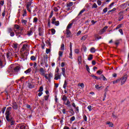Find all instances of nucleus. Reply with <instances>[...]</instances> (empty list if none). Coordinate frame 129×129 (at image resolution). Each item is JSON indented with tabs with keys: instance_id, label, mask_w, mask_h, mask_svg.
Segmentation results:
<instances>
[{
	"instance_id": "1",
	"label": "nucleus",
	"mask_w": 129,
	"mask_h": 129,
	"mask_svg": "<svg viewBox=\"0 0 129 129\" xmlns=\"http://www.w3.org/2000/svg\"><path fill=\"white\" fill-rule=\"evenodd\" d=\"M12 110V107H9L8 108H7V110H6V119L7 120H8V121H9L10 124V125H14V124H15V121L13 120L12 119L10 118V111H11Z\"/></svg>"
},
{
	"instance_id": "2",
	"label": "nucleus",
	"mask_w": 129,
	"mask_h": 129,
	"mask_svg": "<svg viewBox=\"0 0 129 129\" xmlns=\"http://www.w3.org/2000/svg\"><path fill=\"white\" fill-rule=\"evenodd\" d=\"M119 79L120 80V82H121V85H123L126 82V80H127V75H125Z\"/></svg>"
},
{
	"instance_id": "3",
	"label": "nucleus",
	"mask_w": 129,
	"mask_h": 129,
	"mask_svg": "<svg viewBox=\"0 0 129 129\" xmlns=\"http://www.w3.org/2000/svg\"><path fill=\"white\" fill-rule=\"evenodd\" d=\"M30 49V46L28 44H24L21 48V51L24 52V51H29Z\"/></svg>"
},
{
	"instance_id": "4",
	"label": "nucleus",
	"mask_w": 129,
	"mask_h": 129,
	"mask_svg": "<svg viewBox=\"0 0 129 129\" xmlns=\"http://www.w3.org/2000/svg\"><path fill=\"white\" fill-rule=\"evenodd\" d=\"M44 77L47 79V80L50 81V80H51V78L53 77V74H52V73H50L48 74H45V75H44Z\"/></svg>"
},
{
	"instance_id": "5",
	"label": "nucleus",
	"mask_w": 129,
	"mask_h": 129,
	"mask_svg": "<svg viewBox=\"0 0 129 129\" xmlns=\"http://www.w3.org/2000/svg\"><path fill=\"white\" fill-rule=\"evenodd\" d=\"M39 73L40 75H42V76H45V75H46V74H45V73H46V71L43 68H41L40 69H39Z\"/></svg>"
},
{
	"instance_id": "6",
	"label": "nucleus",
	"mask_w": 129,
	"mask_h": 129,
	"mask_svg": "<svg viewBox=\"0 0 129 129\" xmlns=\"http://www.w3.org/2000/svg\"><path fill=\"white\" fill-rule=\"evenodd\" d=\"M31 5H32V1H30L29 2H28L27 3V6H26L27 10V11H28V12L29 13H31V10L30 9V8H31Z\"/></svg>"
},
{
	"instance_id": "7",
	"label": "nucleus",
	"mask_w": 129,
	"mask_h": 129,
	"mask_svg": "<svg viewBox=\"0 0 129 129\" xmlns=\"http://www.w3.org/2000/svg\"><path fill=\"white\" fill-rule=\"evenodd\" d=\"M16 129H26V126L19 124L16 126Z\"/></svg>"
},
{
	"instance_id": "8",
	"label": "nucleus",
	"mask_w": 129,
	"mask_h": 129,
	"mask_svg": "<svg viewBox=\"0 0 129 129\" xmlns=\"http://www.w3.org/2000/svg\"><path fill=\"white\" fill-rule=\"evenodd\" d=\"M61 75L59 74H56L54 76V79L55 80H58V79H61Z\"/></svg>"
},
{
	"instance_id": "9",
	"label": "nucleus",
	"mask_w": 129,
	"mask_h": 129,
	"mask_svg": "<svg viewBox=\"0 0 129 129\" xmlns=\"http://www.w3.org/2000/svg\"><path fill=\"white\" fill-rule=\"evenodd\" d=\"M12 107L13 109H18V104H17L16 102H14L12 103Z\"/></svg>"
},
{
	"instance_id": "10",
	"label": "nucleus",
	"mask_w": 129,
	"mask_h": 129,
	"mask_svg": "<svg viewBox=\"0 0 129 129\" xmlns=\"http://www.w3.org/2000/svg\"><path fill=\"white\" fill-rule=\"evenodd\" d=\"M20 67L17 66L14 69L13 72H14L15 73H17V72H19L20 71Z\"/></svg>"
},
{
	"instance_id": "11",
	"label": "nucleus",
	"mask_w": 129,
	"mask_h": 129,
	"mask_svg": "<svg viewBox=\"0 0 129 129\" xmlns=\"http://www.w3.org/2000/svg\"><path fill=\"white\" fill-rule=\"evenodd\" d=\"M67 38H69L71 37V32L69 29H67Z\"/></svg>"
},
{
	"instance_id": "12",
	"label": "nucleus",
	"mask_w": 129,
	"mask_h": 129,
	"mask_svg": "<svg viewBox=\"0 0 129 129\" xmlns=\"http://www.w3.org/2000/svg\"><path fill=\"white\" fill-rule=\"evenodd\" d=\"M63 56V52L61 51L58 52V60H60L61 58Z\"/></svg>"
},
{
	"instance_id": "13",
	"label": "nucleus",
	"mask_w": 129,
	"mask_h": 129,
	"mask_svg": "<svg viewBox=\"0 0 129 129\" xmlns=\"http://www.w3.org/2000/svg\"><path fill=\"white\" fill-rule=\"evenodd\" d=\"M78 61L79 62V65H80L82 63V57L81 56H78Z\"/></svg>"
},
{
	"instance_id": "14",
	"label": "nucleus",
	"mask_w": 129,
	"mask_h": 129,
	"mask_svg": "<svg viewBox=\"0 0 129 129\" xmlns=\"http://www.w3.org/2000/svg\"><path fill=\"white\" fill-rule=\"evenodd\" d=\"M29 88L32 89L35 87V85L33 83H28Z\"/></svg>"
},
{
	"instance_id": "15",
	"label": "nucleus",
	"mask_w": 129,
	"mask_h": 129,
	"mask_svg": "<svg viewBox=\"0 0 129 129\" xmlns=\"http://www.w3.org/2000/svg\"><path fill=\"white\" fill-rule=\"evenodd\" d=\"M108 28V27L107 26H105L104 28H103L101 30V34H103V33H104L105 32V31H106V30H107V28Z\"/></svg>"
},
{
	"instance_id": "16",
	"label": "nucleus",
	"mask_w": 129,
	"mask_h": 129,
	"mask_svg": "<svg viewBox=\"0 0 129 129\" xmlns=\"http://www.w3.org/2000/svg\"><path fill=\"white\" fill-rule=\"evenodd\" d=\"M61 99L63 101V103H65V102L67 100V97H66L65 95H63Z\"/></svg>"
},
{
	"instance_id": "17",
	"label": "nucleus",
	"mask_w": 129,
	"mask_h": 129,
	"mask_svg": "<svg viewBox=\"0 0 129 129\" xmlns=\"http://www.w3.org/2000/svg\"><path fill=\"white\" fill-rule=\"evenodd\" d=\"M66 72V70H65V68H62L61 69V74H62L63 76L65 77V72Z\"/></svg>"
},
{
	"instance_id": "18",
	"label": "nucleus",
	"mask_w": 129,
	"mask_h": 129,
	"mask_svg": "<svg viewBox=\"0 0 129 129\" xmlns=\"http://www.w3.org/2000/svg\"><path fill=\"white\" fill-rule=\"evenodd\" d=\"M64 103V104H65V105H67V106H70L71 102H70V101H69V100H67V103H66L64 102V103Z\"/></svg>"
},
{
	"instance_id": "19",
	"label": "nucleus",
	"mask_w": 129,
	"mask_h": 129,
	"mask_svg": "<svg viewBox=\"0 0 129 129\" xmlns=\"http://www.w3.org/2000/svg\"><path fill=\"white\" fill-rule=\"evenodd\" d=\"M73 24L72 23H70L67 27V30H69V29H71V28L72 27V26H73Z\"/></svg>"
},
{
	"instance_id": "20",
	"label": "nucleus",
	"mask_w": 129,
	"mask_h": 129,
	"mask_svg": "<svg viewBox=\"0 0 129 129\" xmlns=\"http://www.w3.org/2000/svg\"><path fill=\"white\" fill-rule=\"evenodd\" d=\"M119 82H120V80L118 79L116 80L113 81V84H115V83H118Z\"/></svg>"
},
{
	"instance_id": "21",
	"label": "nucleus",
	"mask_w": 129,
	"mask_h": 129,
	"mask_svg": "<svg viewBox=\"0 0 129 129\" xmlns=\"http://www.w3.org/2000/svg\"><path fill=\"white\" fill-rule=\"evenodd\" d=\"M86 39H87V35H84L81 38V40H82V41H85Z\"/></svg>"
},
{
	"instance_id": "22",
	"label": "nucleus",
	"mask_w": 129,
	"mask_h": 129,
	"mask_svg": "<svg viewBox=\"0 0 129 129\" xmlns=\"http://www.w3.org/2000/svg\"><path fill=\"white\" fill-rule=\"evenodd\" d=\"M33 30H30L27 33L28 36H32L33 35Z\"/></svg>"
},
{
	"instance_id": "23",
	"label": "nucleus",
	"mask_w": 129,
	"mask_h": 129,
	"mask_svg": "<svg viewBox=\"0 0 129 129\" xmlns=\"http://www.w3.org/2000/svg\"><path fill=\"white\" fill-rule=\"evenodd\" d=\"M60 50H61V51H64V50H65V45L64 44H61L60 46Z\"/></svg>"
},
{
	"instance_id": "24",
	"label": "nucleus",
	"mask_w": 129,
	"mask_h": 129,
	"mask_svg": "<svg viewBox=\"0 0 129 129\" xmlns=\"http://www.w3.org/2000/svg\"><path fill=\"white\" fill-rule=\"evenodd\" d=\"M93 59V57L92 56V54H90L89 55V57L88 58V60H89V61H91V60Z\"/></svg>"
},
{
	"instance_id": "25",
	"label": "nucleus",
	"mask_w": 129,
	"mask_h": 129,
	"mask_svg": "<svg viewBox=\"0 0 129 129\" xmlns=\"http://www.w3.org/2000/svg\"><path fill=\"white\" fill-rule=\"evenodd\" d=\"M78 86H80L82 88H84V84H83V83H79Z\"/></svg>"
},
{
	"instance_id": "26",
	"label": "nucleus",
	"mask_w": 129,
	"mask_h": 129,
	"mask_svg": "<svg viewBox=\"0 0 129 129\" xmlns=\"http://www.w3.org/2000/svg\"><path fill=\"white\" fill-rule=\"evenodd\" d=\"M21 22L23 25H27V20H25L24 19H22L21 20Z\"/></svg>"
},
{
	"instance_id": "27",
	"label": "nucleus",
	"mask_w": 129,
	"mask_h": 129,
	"mask_svg": "<svg viewBox=\"0 0 129 129\" xmlns=\"http://www.w3.org/2000/svg\"><path fill=\"white\" fill-rule=\"evenodd\" d=\"M66 87H67V82L65 81L63 85V88H64V89H66Z\"/></svg>"
},
{
	"instance_id": "28",
	"label": "nucleus",
	"mask_w": 129,
	"mask_h": 129,
	"mask_svg": "<svg viewBox=\"0 0 129 129\" xmlns=\"http://www.w3.org/2000/svg\"><path fill=\"white\" fill-rule=\"evenodd\" d=\"M95 51H96V50H95L94 47H92L90 49L91 53H95Z\"/></svg>"
},
{
	"instance_id": "29",
	"label": "nucleus",
	"mask_w": 129,
	"mask_h": 129,
	"mask_svg": "<svg viewBox=\"0 0 129 129\" xmlns=\"http://www.w3.org/2000/svg\"><path fill=\"white\" fill-rule=\"evenodd\" d=\"M30 59L32 60V61H35V60H36V59H37V57H36L35 56L32 55L31 56Z\"/></svg>"
},
{
	"instance_id": "30",
	"label": "nucleus",
	"mask_w": 129,
	"mask_h": 129,
	"mask_svg": "<svg viewBox=\"0 0 129 129\" xmlns=\"http://www.w3.org/2000/svg\"><path fill=\"white\" fill-rule=\"evenodd\" d=\"M31 71H32V69H28L27 70H26V71H25V73L26 74H28V73H30V72H31Z\"/></svg>"
},
{
	"instance_id": "31",
	"label": "nucleus",
	"mask_w": 129,
	"mask_h": 129,
	"mask_svg": "<svg viewBox=\"0 0 129 129\" xmlns=\"http://www.w3.org/2000/svg\"><path fill=\"white\" fill-rule=\"evenodd\" d=\"M92 9H96L97 8V5L96 4L94 3L92 6Z\"/></svg>"
},
{
	"instance_id": "32",
	"label": "nucleus",
	"mask_w": 129,
	"mask_h": 129,
	"mask_svg": "<svg viewBox=\"0 0 129 129\" xmlns=\"http://www.w3.org/2000/svg\"><path fill=\"white\" fill-rule=\"evenodd\" d=\"M106 124H108L109 126H110L111 127H112V126H113V124L112 122H107Z\"/></svg>"
},
{
	"instance_id": "33",
	"label": "nucleus",
	"mask_w": 129,
	"mask_h": 129,
	"mask_svg": "<svg viewBox=\"0 0 129 129\" xmlns=\"http://www.w3.org/2000/svg\"><path fill=\"white\" fill-rule=\"evenodd\" d=\"M56 22V18H55V17H52V24H55V22Z\"/></svg>"
},
{
	"instance_id": "34",
	"label": "nucleus",
	"mask_w": 129,
	"mask_h": 129,
	"mask_svg": "<svg viewBox=\"0 0 129 129\" xmlns=\"http://www.w3.org/2000/svg\"><path fill=\"white\" fill-rule=\"evenodd\" d=\"M13 48H14V49H18V44L17 43L13 44Z\"/></svg>"
},
{
	"instance_id": "35",
	"label": "nucleus",
	"mask_w": 129,
	"mask_h": 129,
	"mask_svg": "<svg viewBox=\"0 0 129 129\" xmlns=\"http://www.w3.org/2000/svg\"><path fill=\"white\" fill-rule=\"evenodd\" d=\"M72 6H73V2L69 3L67 4V7H72Z\"/></svg>"
},
{
	"instance_id": "36",
	"label": "nucleus",
	"mask_w": 129,
	"mask_h": 129,
	"mask_svg": "<svg viewBox=\"0 0 129 129\" xmlns=\"http://www.w3.org/2000/svg\"><path fill=\"white\" fill-rule=\"evenodd\" d=\"M89 111H91L92 110V106L91 105H89L87 107Z\"/></svg>"
},
{
	"instance_id": "37",
	"label": "nucleus",
	"mask_w": 129,
	"mask_h": 129,
	"mask_svg": "<svg viewBox=\"0 0 129 129\" xmlns=\"http://www.w3.org/2000/svg\"><path fill=\"white\" fill-rule=\"evenodd\" d=\"M85 12V9H83L82 11L80 12V13L78 14V16H80V15H82V14H83Z\"/></svg>"
},
{
	"instance_id": "38",
	"label": "nucleus",
	"mask_w": 129,
	"mask_h": 129,
	"mask_svg": "<svg viewBox=\"0 0 129 129\" xmlns=\"http://www.w3.org/2000/svg\"><path fill=\"white\" fill-rule=\"evenodd\" d=\"M108 91V86H107V87L105 88V94H104L105 97V96H106V92H107Z\"/></svg>"
},
{
	"instance_id": "39",
	"label": "nucleus",
	"mask_w": 129,
	"mask_h": 129,
	"mask_svg": "<svg viewBox=\"0 0 129 129\" xmlns=\"http://www.w3.org/2000/svg\"><path fill=\"white\" fill-rule=\"evenodd\" d=\"M92 77L94 78V79H96L97 80H98V79H100V78L97 77L96 76L93 75L92 76Z\"/></svg>"
},
{
	"instance_id": "40",
	"label": "nucleus",
	"mask_w": 129,
	"mask_h": 129,
	"mask_svg": "<svg viewBox=\"0 0 129 129\" xmlns=\"http://www.w3.org/2000/svg\"><path fill=\"white\" fill-rule=\"evenodd\" d=\"M13 32V29L11 28H8V33H12Z\"/></svg>"
},
{
	"instance_id": "41",
	"label": "nucleus",
	"mask_w": 129,
	"mask_h": 129,
	"mask_svg": "<svg viewBox=\"0 0 129 129\" xmlns=\"http://www.w3.org/2000/svg\"><path fill=\"white\" fill-rule=\"evenodd\" d=\"M56 33V31L54 29H51V34L52 35H54Z\"/></svg>"
},
{
	"instance_id": "42",
	"label": "nucleus",
	"mask_w": 129,
	"mask_h": 129,
	"mask_svg": "<svg viewBox=\"0 0 129 129\" xmlns=\"http://www.w3.org/2000/svg\"><path fill=\"white\" fill-rule=\"evenodd\" d=\"M51 52V49L47 48L46 50V54H49Z\"/></svg>"
},
{
	"instance_id": "43",
	"label": "nucleus",
	"mask_w": 129,
	"mask_h": 129,
	"mask_svg": "<svg viewBox=\"0 0 129 129\" xmlns=\"http://www.w3.org/2000/svg\"><path fill=\"white\" fill-rule=\"evenodd\" d=\"M101 76H102V78H103V80L104 81H107V79H106V78H105V77H104V76H103V75H102Z\"/></svg>"
},
{
	"instance_id": "44",
	"label": "nucleus",
	"mask_w": 129,
	"mask_h": 129,
	"mask_svg": "<svg viewBox=\"0 0 129 129\" xmlns=\"http://www.w3.org/2000/svg\"><path fill=\"white\" fill-rule=\"evenodd\" d=\"M14 28H15L16 29H17V30H19V29H20V26L16 24L14 26Z\"/></svg>"
},
{
	"instance_id": "45",
	"label": "nucleus",
	"mask_w": 129,
	"mask_h": 129,
	"mask_svg": "<svg viewBox=\"0 0 129 129\" xmlns=\"http://www.w3.org/2000/svg\"><path fill=\"white\" fill-rule=\"evenodd\" d=\"M86 68L87 69V71H88V72H90V69H89V67H88V65L86 66Z\"/></svg>"
},
{
	"instance_id": "46",
	"label": "nucleus",
	"mask_w": 129,
	"mask_h": 129,
	"mask_svg": "<svg viewBox=\"0 0 129 129\" xmlns=\"http://www.w3.org/2000/svg\"><path fill=\"white\" fill-rule=\"evenodd\" d=\"M38 22V19L35 17L33 19V23H37Z\"/></svg>"
},
{
	"instance_id": "47",
	"label": "nucleus",
	"mask_w": 129,
	"mask_h": 129,
	"mask_svg": "<svg viewBox=\"0 0 129 129\" xmlns=\"http://www.w3.org/2000/svg\"><path fill=\"white\" fill-rule=\"evenodd\" d=\"M83 118L85 121H87V116H86L85 115L83 116Z\"/></svg>"
},
{
	"instance_id": "48",
	"label": "nucleus",
	"mask_w": 129,
	"mask_h": 129,
	"mask_svg": "<svg viewBox=\"0 0 129 129\" xmlns=\"http://www.w3.org/2000/svg\"><path fill=\"white\" fill-rule=\"evenodd\" d=\"M95 87L96 88V89H100L101 87H99V85H96Z\"/></svg>"
},
{
	"instance_id": "49",
	"label": "nucleus",
	"mask_w": 129,
	"mask_h": 129,
	"mask_svg": "<svg viewBox=\"0 0 129 129\" xmlns=\"http://www.w3.org/2000/svg\"><path fill=\"white\" fill-rule=\"evenodd\" d=\"M53 25L55 26H59V21H55Z\"/></svg>"
},
{
	"instance_id": "50",
	"label": "nucleus",
	"mask_w": 129,
	"mask_h": 129,
	"mask_svg": "<svg viewBox=\"0 0 129 129\" xmlns=\"http://www.w3.org/2000/svg\"><path fill=\"white\" fill-rule=\"evenodd\" d=\"M10 36H11V37H14V36H15V32H11V33H10Z\"/></svg>"
},
{
	"instance_id": "51",
	"label": "nucleus",
	"mask_w": 129,
	"mask_h": 129,
	"mask_svg": "<svg viewBox=\"0 0 129 129\" xmlns=\"http://www.w3.org/2000/svg\"><path fill=\"white\" fill-rule=\"evenodd\" d=\"M119 28H121V25H118L115 28V30H118Z\"/></svg>"
},
{
	"instance_id": "52",
	"label": "nucleus",
	"mask_w": 129,
	"mask_h": 129,
	"mask_svg": "<svg viewBox=\"0 0 129 129\" xmlns=\"http://www.w3.org/2000/svg\"><path fill=\"white\" fill-rule=\"evenodd\" d=\"M70 51H72V43H70Z\"/></svg>"
},
{
	"instance_id": "53",
	"label": "nucleus",
	"mask_w": 129,
	"mask_h": 129,
	"mask_svg": "<svg viewBox=\"0 0 129 129\" xmlns=\"http://www.w3.org/2000/svg\"><path fill=\"white\" fill-rule=\"evenodd\" d=\"M43 87H40L39 88V90L38 91H39V92H42V91H43Z\"/></svg>"
},
{
	"instance_id": "54",
	"label": "nucleus",
	"mask_w": 129,
	"mask_h": 129,
	"mask_svg": "<svg viewBox=\"0 0 129 129\" xmlns=\"http://www.w3.org/2000/svg\"><path fill=\"white\" fill-rule=\"evenodd\" d=\"M119 32L120 33L121 35H123V32L122 31V29H119Z\"/></svg>"
},
{
	"instance_id": "55",
	"label": "nucleus",
	"mask_w": 129,
	"mask_h": 129,
	"mask_svg": "<svg viewBox=\"0 0 129 129\" xmlns=\"http://www.w3.org/2000/svg\"><path fill=\"white\" fill-rule=\"evenodd\" d=\"M70 58L71 59H73L72 58V51H70Z\"/></svg>"
},
{
	"instance_id": "56",
	"label": "nucleus",
	"mask_w": 129,
	"mask_h": 129,
	"mask_svg": "<svg viewBox=\"0 0 129 129\" xmlns=\"http://www.w3.org/2000/svg\"><path fill=\"white\" fill-rule=\"evenodd\" d=\"M71 120L72 121H74V120H75V116H73L71 118Z\"/></svg>"
},
{
	"instance_id": "57",
	"label": "nucleus",
	"mask_w": 129,
	"mask_h": 129,
	"mask_svg": "<svg viewBox=\"0 0 129 129\" xmlns=\"http://www.w3.org/2000/svg\"><path fill=\"white\" fill-rule=\"evenodd\" d=\"M33 67L34 68H35V69H37V63L35 62L33 64Z\"/></svg>"
},
{
	"instance_id": "58",
	"label": "nucleus",
	"mask_w": 129,
	"mask_h": 129,
	"mask_svg": "<svg viewBox=\"0 0 129 129\" xmlns=\"http://www.w3.org/2000/svg\"><path fill=\"white\" fill-rule=\"evenodd\" d=\"M97 4L98 5V6H101V1H97Z\"/></svg>"
},
{
	"instance_id": "59",
	"label": "nucleus",
	"mask_w": 129,
	"mask_h": 129,
	"mask_svg": "<svg viewBox=\"0 0 129 129\" xmlns=\"http://www.w3.org/2000/svg\"><path fill=\"white\" fill-rule=\"evenodd\" d=\"M103 13H106V12H107V8H105V9H104L103 10Z\"/></svg>"
},
{
	"instance_id": "60",
	"label": "nucleus",
	"mask_w": 129,
	"mask_h": 129,
	"mask_svg": "<svg viewBox=\"0 0 129 129\" xmlns=\"http://www.w3.org/2000/svg\"><path fill=\"white\" fill-rule=\"evenodd\" d=\"M115 45H118L119 44V40H116L115 42Z\"/></svg>"
},
{
	"instance_id": "61",
	"label": "nucleus",
	"mask_w": 129,
	"mask_h": 129,
	"mask_svg": "<svg viewBox=\"0 0 129 129\" xmlns=\"http://www.w3.org/2000/svg\"><path fill=\"white\" fill-rule=\"evenodd\" d=\"M48 98H49V95L44 96L45 100H48Z\"/></svg>"
},
{
	"instance_id": "62",
	"label": "nucleus",
	"mask_w": 129,
	"mask_h": 129,
	"mask_svg": "<svg viewBox=\"0 0 129 129\" xmlns=\"http://www.w3.org/2000/svg\"><path fill=\"white\" fill-rule=\"evenodd\" d=\"M4 4H5V2L4 1H1L0 2V4L1 5V6H4Z\"/></svg>"
},
{
	"instance_id": "63",
	"label": "nucleus",
	"mask_w": 129,
	"mask_h": 129,
	"mask_svg": "<svg viewBox=\"0 0 129 129\" xmlns=\"http://www.w3.org/2000/svg\"><path fill=\"white\" fill-rule=\"evenodd\" d=\"M81 34V31H79L77 33V36H79Z\"/></svg>"
},
{
	"instance_id": "64",
	"label": "nucleus",
	"mask_w": 129,
	"mask_h": 129,
	"mask_svg": "<svg viewBox=\"0 0 129 129\" xmlns=\"http://www.w3.org/2000/svg\"><path fill=\"white\" fill-rule=\"evenodd\" d=\"M63 129H70V128H69V127H68V126H64V127H63Z\"/></svg>"
}]
</instances>
